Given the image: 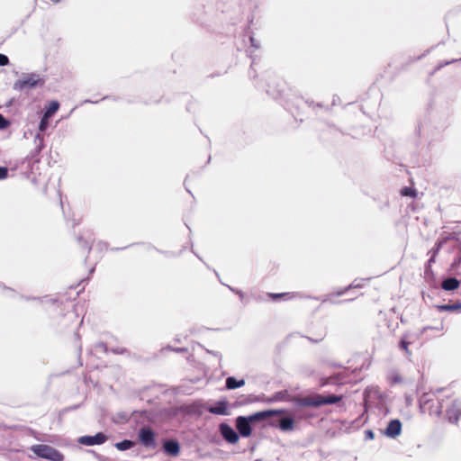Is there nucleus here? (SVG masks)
<instances>
[{"label": "nucleus", "instance_id": "1", "mask_svg": "<svg viewBox=\"0 0 461 461\" xmlns=\"http://www.w3.org/2000/svg\"><path fill=\"white\" fill-rule=\"evenodd\" d=\"M284 411L269 410L256 412L249 417L239 416L236 419V428L242 437L248 438L251 435V422L264 420L271 416L282 414Z\"/></svg>", "mask_w": 461, "mask_h": 461}, {"label": "nucleus", "instance_id": "2", "mask_svg": "<svg viewBox=\"0 0 461 461\" xmlns=\"http://www.w3.org/2000/svg\"><path fill=\"white\" fill-rule=\"evenodd\" d=\"M342 400L341 395H321V394H313L308 395L303 398H299L296 400V403L300 406H308V407H320L325 404H333L340 402Z\"/></svg>", "mask_w": 461, "mask_h": 461}, {"label": "nucleus", "instance_id": "3", "mask_svg": "<svg viewBox=\"0 0 461 461\" xmlns=\"http://www.w3.org/2000/svg\"><path fill=\"white\" fill-rule=\"evenodd\" d=\"M44 85V79L38 74H26L21 78L16 80L14 84V89L16 91H23L27 89L35 88L36 86H42Z\"/></svg>", "mask_w": 461, "mask_h": 461}, {"label": "nucleus", "instance_id": "4", "mask_svg": "<svg viewBox=\"0 0 461 461\" xmlns=\"http://www.w3.org/2000/svg\"><path fill=\"white\" fill-rule=\"evenodd\" d=\"M31 450L39 457L49 459L51 461H63L64 456L56 448L49 445L38 444L33 445Z\"/></svg>", "mask_w": 461, "mask_h": 461}, {"label": "nucleus", "instance_id": "5", "mask_svg": "<svg viewBox=\"0 0 461 461\" xmlns=\"http://www.w3.org/2000/svg\"><path fill=\"white\" fill-rule=\"evenodd\" d=\"M139 439L146 447L155 446V433L150 428H141L139 431Z\"/></svg>", "mask_w": 461, "mask_h": 461}, {"label": "nucleus", "instance_id": "6", "mask_svg": "<svg viewBox=\"0 0 461 461\" xmlns=\"http://www.w3.org/2000/svg\"><path fill=\"white\" fill-rule=\"evenodd\" d=\"M107 440V436L103 432H98L94 436L80 437L78 442L85 446H95L104 444Z\"/></svg>", "mask_w": 461, "mask_h": 461}, {"label": "nucleus", "instance_id": "7", "mask_svg": "<svg viewBox=\"0 0 461 461\" xmlns=\"http://www.w3.org/2000/svg\"><path fill=\"white\" fill-rule=\"evenodd\" d=\"M220 432L223 438L229 443L235 444L239 441V436L236 431L227 423L220 425Z\"/></svg>", "mask_w": 461, "mask_h": 461}, {"label": "nucleus", "instance_id": "8", "mask_svg": "<svg viewBox=\"0 0 461 461\" xmlns=\"http://www.w3.org/2000/svg\"><path fill=\"white\" fill-rule=\"evenodd\" d=\"M163 449L167 455L171 456H176L180 452V446L176 440H166L163 443Z\"/></svg>", "mask_w": 461, "mask_h": 461}, {"label": "nucleus", "instance_id": "9", "mask_svg": "<svg viewBox=\"0 0 461 461\" xmlns=\"http://www.w3.org/2000/svg\"><path fill=\"white\" fill-rule=\"evenodd\" d=\"M401 429L402 425L399 420H392L384 433L388 437L394 438L401 433Z\"/></svg>", "mask_w": 461, "mask_h": 461}, {"label": "nucleus", "instance_id": "10", "mask_svg": "<svg viewBox=\"0 0 461 461\" xmlns=\"http://www.w3.org/2000/svg\"><path fill=\"white\" fill-rule=\"evenodd\" d=\"M267 296L269 298H271L272 300H285V301H290V300H293L294 298L297 297V294L296 293H290V292H287V293H279V294H275V293H269L267 294Z\"/></svg>", "mask_w": 461, "mask_h": 461}, {"label": "nucleus", "instance_id": "11", "mask_svg": "<svg viewBox=\"0 0 461 461\" xmlns=\"http://www.w3.org/2000/svg\"><path fill=\"white\" fill-rule=\"evenodd\" d=\"M279 429L283 431H290L294 429V419L287 417L279 420Z\"/></svg>", "mask_w": 461, "mask_h": 461}, {"label": "nucleus", "instance_id": "12", "mask_svg": "<svg viewBox=\"0 0 461 461\" xmlns=\"http://www.w3.org/2000/svg\"><path fill=\"white\" fill-rule=\"evenodd\" d=\"M59 109V103L58 101H51L49 105L45 108L44 115L45 117H52L54 113L58 112Z\"/></svg>", "mask_w": 461, "mask_h": 461}, {"label": "nucleus", "instance_id": "13", "mask_svg": "<svg viewBox=\"0 0 461 461\" xmlns=\"http://www.w3.org/2000/svg\"><path fill=\"white\" fill-rule=\"evenodd\" d=\"M245 384V381L243 379L237 380L236 378L230 376L226 379V387L230 390L236 389L241 387Z\"/></svg>", "mask_w": 461, "mask_h": 461}, {"label": "nucleus", "instance_id": "14", "mask_svg": "<svg viewBox=\"0 0 461 461\" xmlns=\"http://www.w3.org/2000/svg\"><path fill=\"white\" fill-rule=\"evenodd\" d=\"M459 286V282L456 278H447L442 283V288L446 291H452Z\"/></svg>", "mask_w": 461, "mask_h": 461}, {"label": "nucleus", "instance_id": "15", "mask_svg": "<svg viewBox=\"0 0 461 461\" xmlns=\"http://www.w3.org/2000/svg\"><path fill=\"white\" fill-rule=\"evenodd\" d=\"M135 445V443L131 440H129V439H124L121 442H118L115 444V447L118 450H121V451H124V450H128L131 447H133Z\"/></svg>", "mask_w": 461, "mask_h": 461}, {"label": "nucleus", "instance_id": "16", "mask_svg": "<svg viewBox=\"0 0 461 461\" xmlns=\"http://www.w3.org/2000/svg\"><path fill=\"white\" fill-rule=\"evenodd\" d=\"M209 411L213 414H226V406L224 403H221L218 406L211 407Z\"/></svg>", "mask_w": 461, "mask_h": 461}, {"label": "nucleus", "instance_id": "17", "mask_svg": "<svg viewBox=\"0 0 461 461\" xmlns=\"http://www.w3.org/2000/svg\"><path fill=\"white\" fill-rule=\"evenodd\" d=\"M49 117H45L43 114L42 118L41 119L40 124H39V131L41 132H44L48 127H49Z\"/></svg>", "mask_w": 461, "mask_h": 461}, {"label": "nucleus", "instance_id": "18", "mask_svg": "<svg viewBox=\"0 0 461 461\" xmlns=\"http://www.w3.org/2000/svg\"><path fill=\"white\" fill-rule=\"evenodd\" d=\"M438 309L440 311H458L461 309V304H451V305H440L438 306Z\"/></svg>", "mask_w": 461, "mask_h": 461}, {"label": "nucleus", "instance_id": "19", "mask_svg": "<svg viewBox=\"0 0 461 461\" xmlns=\"http://www.w3.org/2000/svg\"><path fill=\"white\" fill-rule=\"evenodd\" d=\"M10 125V122L0 114V129H5Z\"/></svg>", "mask_w": 461, "mask_h": 461}, {"label": "nucleus", "instance_id": "20", "mask_svg": "<svg viewBox=\"0 0 461 461\" xmlns=\"http://www.w3.org/2000/svg\"><path fill=\"white\" fill-rule=\"evenodd\" d=\"M8 176V169L5 167H0V180L6 178Z\"/></svg>", "mask_w": 461, "mask_h": 461}, {"label": "nucleus", "instance_id": "21", "mask_svg": "<svg viewBox=\"0 0 461 461\" xmlns=\"http://www.w3.org/2000/svg\"><path fill=\"white\" fill-rule=\"evenodd\" d=\"M9 63V59L5 54H0V66H6Z\"/></svg>", "mask_w": 461, "mask_h": 461}, {"label": "nucleus", "instance_id": "22", "mask_svg": "<svg viewBox=\"0 0 461 461\" xmlns=\"http://www.w3.org/2000/svg\"><path fill=\"white\" fill-rule=\"evenodd\" d=\"M402 194L403 195H413V191L411 189H409V188H405L402 191Z\"/></svg>", "mask_w": 461, "mask_h": 461}, {"label": "nucleus", "instance_id": "23", "mask_svg": "<svg viewBox=\"0 0 461 461\" xmlns=\"http://www.w3.org/2000/svg\"><path fill=\"white\" fill-rule=\"evenodd\" d=\"M365 433H366V438H370V439H371V438H374V433H373V431H372V430H366V432H365Z\"/></svg>", "mask_w": 461, "mask_h": 461}, {"label": "nucleus", "instance_id": "24", "mask_svg": "<svg viewBox=\"0 0 461 461\" xmlns=\"http://www.w3.org/2000/svg\"><path fill=\"white\" fill-rule=\"evenodd\" d=\"M457 418H458V414H452V412H451V411H449V419H450L451 420L456 421V420H457Z\"/></svg>", "mask_w": 461, "mask_h": 461}, {"label": "nucleus", "instance_id": "25", "mask_svg": "<svg viewBox=\"0 0 461 461\" xmlns=\"http://www.w3.org/2000/svg\"><path fill=\"white\" fill-rule=\"evenodd\" d=\"M454 407H456V409L459 411L460 410V404L458 403H455Z\"/></svg>", "mask_w": 461, "mask_h": 461}, {"label": "nucleus", "instance_id": "26", "mask_svg": "<svg viewBox=\"0 0 461 461\" xmlns=\"http://www.w3.org/2000/svg\"><path fill=\"white\" fill-rule=\"evenodd\" d=\"M338 381L341 382V383H345L346 381H344L343 379L341 378H338Z\"/></svg>", "mask_w": 461, "mask_h": 461}, {"label": "nucleus", "instance_id": "27", "mask_svg": "<svg viewBox=\"0 0 461 461\" xmlns=\"http://www.w3.org/2000/svg\"><path fill=\"white\" fill-rule=\"evenodd\" d=\"M345 292H346V291H344V292H339V293H338V295H341V294H344Z\"/></svg>", "mask_w": 461, "mask_h": 461}]
</instances>
